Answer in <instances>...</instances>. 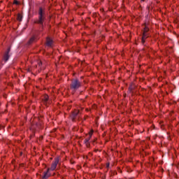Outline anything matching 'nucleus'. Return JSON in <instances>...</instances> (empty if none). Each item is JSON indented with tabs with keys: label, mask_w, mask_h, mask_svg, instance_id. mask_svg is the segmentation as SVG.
I'll return each instance as SVG.
<instances>
[{
	"label": "nucleus",
	"mask_w": 179,
	"mask_h": 179,
	"mask_svg": "<svg viewBox=\"0 0 179 179\" xmlns=\"http://www.w3.org/2000/svg\"><path fill=\"white\" fill-rule=\"evenodd\" d=\"M81 87V83L78 79H73L71 80L70 88L73 91L78 90Z\"/></svg>",
	"instance_id": "nucleus-2"
},
{
	"label": "nucleus",
	"mask_w": 179,
	"mask_h": 179,
	"mask_svg": "<svg viewBox=\"0 0 179 179\" xmlns=\"http://www.w3.org/2000/svg\"><path fill=\"white\" fill-rule=\"evenodd\" d=\"M48 172H49V169H48V171L46 172L43 173V179H47L50 177Z\"/></svg>",
	"instance_id": "nucleus-10"
},
{
	"label": "nucleus",
	"mask_w": 179,
	"mask_h": 179,
	"mask_svg": "<svg viewBox=\"0 0 179 179\" xmlns=\"http://www.w3.org/2000/svg\"><path fill=\"white\" fill-rule=\"evenodd\" d=\"M80 117V110H75L73 112H72L71 115V118L72 121L75 122L76 120H79Z\"/></svg>",
	"instance_id": "nucleus-3"
},
{
	"label": "nucleus",
	"mask_w": 179,
	"mask_h": 179,
	"mask_svg": "<svg viewBox=\"0 0 179 179\" xmlns=\"http://www.w3.org/2000/svg\"><path fill=\"white\" fill-rule=\"evenodd\" d=\"M17 20L18 21H22V16L20 14H17Z\"/></svg>",
	"instance_id": "nucleus-12"
},
{
	"label": "nucleus",
	"mask_w": 179,
	"mask_h": 179,
	"mask_svg": "<svg viewBox=\"0 0 179 179\" xmlns=\"http://www.w3.org/2000/svg\"><path fill=\"white\" fill-rule=\"evenodd\" d=\"M38 14V20L35 21L34 23L38 24L40 25L39 31H42L43 29H44L43 24L46 18L45 12L42 8H39Z\"/></svg>",
	"instance_id": "nucleus-1"
},
{
	"label": "nucleus",
	"mask_w": 179,
	"mask_h": 179,
	"mask_svg": "<svg viewBox=\"0 0 179 179\" xmlns=\"http://www.w3.org/2000/svg\"><path fill=\"white\" fill-rule=\"evenodd\" d=\"M59 161L58 158L55 159L51 165L50 170L53 171L55 169H57V166L59 164Z\"/></svg>",
	"instance_id": "nucleus-5"
},
{
	"label": "nucleus",
	"mask_w": 179,
	"mask_h": 179,
	"mask_svg": "<svg viewBox=\"0 0 179 179\" xmlns=\"http://www.w3.org/2000/svg\"><path fill=\"white\" fill-rule=\"evenodd\" d=\"M89 141H90V138H86V139L85 140V145H86V146H87V148H89L90 145Z\"/></svg>",
	"instance_id": "nucleus-11"
},
{
	"label": "nucleus",
	"mask_w": 179,
	"mask_h": 179,
	"mask_svg": "<svg viewBox=\"0 0 179 179\" xmlns=\"http://www.w3.org/2000/svg\"><path fill=\"white\" fill-rule=\"evenodd\" d=\"M141 1H144L145 0H141Z\"/></svg>",
	"instance_id": "nucleus-17"
},
{
	"label": "nucleus",
	"mask_w": 179,
	"mask_h": 179,
	"mask_svg": "<svg viewBox=\"0 0 179 179\" xmlns=\"http://www.w3.org/2000/svg\"><path fill=\"white\" fill-rule=\"evenodd\" d=\"M10 52V48H8L7 51L4 53V55L3 56V59L5 62H7L9 59V58H10V55H9Z\"/></svg>",
	"instance_id": "nucleus-4"
},
{
	"label": "nucleus",
	"mask_w": 179,
	"mask_h": 179,
	"mask_svg": "<svg viewBox=\"0 0 179 179\" xmlns=\"http://www.w3.org/2000/svg\"><path fill=\"white\" fill-rule=\"evenodd\" d=\"M149 31V29L148 27L144 28V31L143 34V41L147 38V33Z\"/></svg>",
	"instance_id": "nucleus-8"
},
{
	"label": "nucleus",
	"mask_w": 179,
	"mask_h": 179,
	"mask_svg": "<svg viewBox=\"0 0 179 179\" xmlns=\"http://www.w3.org/2000/svg\"><path fill=\"white\" fill-rule=\"evenodd\" d=\"M133 90H134L133 86H130V87H129V91L131 93H132V92H133Z\"/></svg>",
	"instance_id": "nucleus-14"
},
{
	"label": "nucleus",
	"mask_w": 179,
	"mask_h": 179,
	"mask_svg": "<svg viewBox=\"0 0 179 179\" xmlns=\"http://www.w3.org/2000/svg\"><path fill=\"white\" fill-rule=\"evenodd\" d=\"M38 64V66H41L42 65V62H39Z\"/></svg>",
	"instance_id": "nucleus-15"
},
{
	"label": "nucleus",
	"mask_w": 179,
	"mask_h": 179,
	"mask_svg": "<svg viewBox=\"0 0 179 179\" xmlns=\"http://www.w3.org/2000/svg\"><path fill=\"white\" fill-rule=\"evenodd\" d=\"M42 100H43V103H44L45 104H48V101H49V96H48V95H46V94L43 95V98H42Z\"/></svg>",
	"instance_id": "nucleus-7"
},
{
	"label": "nucleus",
	"mask_w": 179,
	"mask_h": 179,
	"mask_svg": "<svg viewBox=\"0 0 179 179\" xmlns=\"http://www.w3.org/2000/svg\"><path fill=\"white\" fill-rule=\"evenodd\" d=\"M14 3H15V4H18V1H14Z\"/></svg>",
	"instance_id": "nucleus-16"
},
{
	"label": "nucleus",
	"mask_w": 179,
	"mask_h": 179,
	"mask_svg": "<svg viewBox=\"0 0 179 179\" xmlns=\"http://www.w3.org/2000/svg\"><path fill=\"white\" fill-rule=\"evenodd\" d=\"M178 170H179V167H178Z\"/></svg>",
	"instance_id": "nucleus-18"
},
{
	"label": "nucleus",
	"mask_w": 179,
	"mask_h": 179,
	"mask_svg": "<svg viewBox=\"0 0 179 179\" xmlns=\"http://www.w3.org/2000/svg\"><path fill=\"white\" fill-rule=\"evenodd\" d=\"M37 38L35 36L31 37L29 41H28L27 44L28 45H31V43H33L34 42H35L36 41H37Z\"/></svg>",
	"instance_id": "nucleus-9"
},
{
	"label": "nucleus",
	"mask_w": 179,
	"mask_h": 179,
	"mask_svg": "<svg viewBox=\"0 0 179 179\" xmlns=\"http://www.w3.org/2000/svg\"><path fill=\"white\" fill-rule=\"evenodd\" d=\"M45 45L50 48H52L53 45V41L50 38H46V43Z\"/></svg>",
	"instance_id": "nucleus-6"
},
{
	"label": "nucleus",
	"mask_w": 179,
	"mask_h": 179,
	"mask_svg": "<svg viewBox=\"0 0 179 179\" xmlns=\"http://www.w3.org/2000/svg\"><path fill=\"white\" fill-rule=\"evenodd\" d=\"M35 126H36L38 128H41L42 124L41 123L36 122Z\"/></svg>",
	"instance_id": "nucleus-13"
}]
</instances>
